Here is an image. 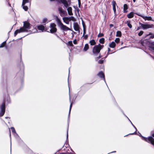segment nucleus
<instances>
[{"instance_id":"nucleus-1","label":"nucleus","mask_w":154,"mask_h":154,"mask_svg":"<svg viewBox=\"0 0 154 154\" xmlns=\"http://www.w3.org/2000/svg\"><path fill=\"white\" fill-rule=\"evenodd\" d=\"M23 27H21L19 29L16 30L14 33V36H15L18 33L23 32H27L28 30L30 29V24L27 22H23Z\"/></svg>"},{"instance_id":"nucleus-2","label":"nucleus","mask_w":154,"mask_h":154,"mask_svg":"<svg viewBox=\"0 0 154 154\" xmlns=\"http://www.w3.org/2000/svg\"><path fill=\"white\" fill-rule=\"evenodd\" d=\"M5 102H7L8 103H11L10 99L9 96L7 97L1 105L0 110V116H3L5 114Z\"/></svg>"},{"instance_id":"nucleus-3","label":"nucleus","mask_w":154,"mask_h":154,"mask_svg":"<svg viewBox=\"0 0 154 154\" xmlns=\"http://www.w3.org/2000/svg\"><path fill=\"white\" fill-rule=\"evenodd\" d=\"M56 20L57 22L58 25L61 30L64 31L71 30L69 28L63 24L60 19L57 16L56 17Z\"/></svg>"},{"instance_id":"nucleus-4","label":"nucleus","mask_w":154,"mask_h":154,"mask_svg":"<svg viewBox=\"0 0 154 154\" xmlns=\"http://www.w3.org/2000/svg\"><path fill=\"white\" fill-rule=\"evenodd\" d=\"M145 43L148 46L149 48L152 50L154 51V42H150L147 40H144L141 42L142 45H144L143 44Z\"/></svg>"},{"instance_id":"nucleus-5","label":"nucleus","mask_w":154,"mask_h":154,"mask_svg":"<svg viewBox=\"0 0 154 154\" xmlns=\"http://www.w3.org/2000/svg\"><path fill=\"white\" fill-rule=\"evenodd\" d=\"M139 136L142 137L143 140L151 143L154 146V139L152 137L150 136L148 138H146L143 136L140 133H139Z\"/></svg>"},{"instance_id":"nucleus-6","label":"nucleus","mask_w":154,"mask_h":154,"mask_svg":"<svg viewBox=\"0 0 154 154\" xmlns=\"http://www.w3.org/2000/svg\"><path fill=\"white\" fill-rule=\"evenodd\" d=\"M100 50V48H99L97 45H95L93 49V54L95 56H97L98 54H99Z\"/></svg>"},{"instance_id":"nucleus-7","label":"nucleus","mask_w":154,"mask_h":154,"mask_svg":"<svg viewBox=\"0 0 154 154\" xmlns=\"http://www.w3.org/2000/svg\"><path fill=\"white\" fill-rule=\"evenodd\" d=\"M56 25L54 23L51 24L50 27L51 29L50 30V32L51 33L56 32L57 31V29L56 28Z\"/></svg>"},{"instance_id":"nucleus-8","label":"nucleus","mask_w":154,"mask_h":154,"mask_svg":"<svg viewBox=\"0 0 154 154\" xmlns=\"http://www.w3.org/2000/svg\"><path fill=\"white\" fill-rule=\"evenodd\" d=\"M139 24L141 26L143 29L152 28L153 26V24H143L140 22L139 23Z\"/></svg>"},{"instance_id":"nucleus-9","label":"nucleus","mask_w":154,"mask_h":154,"mask_svg":"<svg viewBox=\"0 0 154 154\" xmlns=\"http://www.w3.org/2000/svg\"><path fill=\"white\" fill-rule=\"evenodd\" d=\"M137 15L139 16L140 17H141L143 18L145 20H152V18L151 17H147V16H145L143 15L142 14H141L140 13H135Z\"/></svg>"},{"instance_id":"nucleus-10","label":"nucleus","mask_w":154,"mask_h":154,"mask_svg":"<svg viewBox=\"0 0 154 154\" xmlns=\"http://www.w3.org/2000/svg\"><path fill=\"white\" fill-rule=\"evenodd\" d=\"M58 10L60 14V16L61 17H63L66 14V11L63 10L62 8L59 7L58 8Z\"/></svg>"},{"instance_id":"nucleus-11","label":"nucleus","mask_w":154,"mask_h":154,"mask_svg":"<svg viewBox=\"0 0 154 154\" xmlns=\"http://www.w3.org/2000/svg\"><path fill=\"white\" fill-rule=\"evenodd\" d=\"M112 8L114 13L115 14L116 11V6H117V4L116 1H113L112 2Z\"/></svg>"},{"instance_id":"nucleus-12","label":"nucleus","mask_w":154,"mask_h":154,"mask_svg":"<svg viewBox=\"0 0 154 154\" xmlns=\"http://www.w3.org/2000/svg\"><path fill=\"white\" fill-rule=\"evenodd\" d=\"M97 75L100 78H103L105 82H106L105 78V75L102 71H100L97 74Z\"/></svg>"},{"instance_id":"nucleus-13","label":"nucleus","mask_w":154,"mask_h":154,"mask_svg":"<svg viewBox=\"0 0 154 154\" xmlns=\"http://www.w3.org/2000/svg\"><path fill=\"white\" fill-rule=\"evenodd\" d=\"M69 101L71 103H70V106L69 109V113L68 116V121H69V120H70V112H71V108L72 107V102H71V99H70V95H69Z\"/></svg>"},{"instance_id":"nucleus-14","label":"nucleus","mask_w":154,"mask_h":154,"mask_svg":"<svg viewBox=\"0 0 154 154\" xmlns=\"http://www.w3.org/2000/svg\"><path fill=\"white\" fill-rule=\"evenodd\" d=\"M60 2L64 5V6L67 8L69 5L67 2V1L66 0H60Z\"/></svg>"},{"instance_id":"nucleus-15","label":"nucleus","mask_w":154,"mask_h":154,"mask_svg":"<svg viewBox=\"0 0 154 154\" xmlns=\"http://www.w3.org/2000/svg\"><path fill=\"white\" fill-rule=\"evenodd\" d=\"M73 27L75 31H78L79 30V26L77 23H74L73 24Z\"/></svg>"},{"instance_id":"nucleus-16","label":"nucleus","mask_w":154,"mask_h":154,"mask_svg":"<svg viewBox=\"0 0 154 154\" xmlns=\"http://www.w3.org/2000/svg\"><path fill=\"white\" fill-rule=\"evenodd\" d=\"M37 27L39 30H41L42 32H43L45 29V27L42 25H38Z\"/></svg>"},{"instance_id":"nucleus-17","label":"nucleus","mask_w":154,"mask_h":154,"mask_svg":"<svg viewBox=\"0 0 154 154\" xmlns=\"http://www.w3.org/2000/svg\"><path fill=\"white\" fill-rule=\"evenodd\" d=\"M67 10L68 13V14L69 15H73V13L72 11V8L71 7H69L67 8Z\"/></svg>"},{"instance_id":"nucleus-18","label":"nucleus","mask_w":154,"mask_h":154,"mask_svg":"<svg viewBox=\"0 0 154 154\" xmlns=\"http://www.w3.org/2000/svg\"><path fill=\"white\" fill-rule=\"evenodd\" d=\"M134 13L133 12H131L130 13L128 14L127 16L129 18H131L134 17Z\"/></svg>"},{"instance_id":"nucleus-19","label":"nucleus","mask_w":154,"mask_h":154,"mask_svg":"<svg viewBox=\"0 0 154 154\" xmlns=\"http://www.w3.org/2000/svg\"><path fill=\"white\" fill-rule=\"evenodd\" d=\"M128 9V5L126 4H124V13L127 12L128 11H127Z\"/></svg>"},{"instance_id":"nucleus-20","label":"nucleus","mask_w":154,"mask_h":154,"mask_svg":"<svg viewBox=\"0 0 154 154\" xmlns=\"http://www.w3.org/2000/svg\"><path fill=\"white\" fill-rule=\"evenodd\" d=\"M116 46V44L115 42H112V43L110 44L109 45V46L111 48H114Z\"/></svg>"},{"instance_id":"nucleus-21","label":"nucleus","mask_w":154,"mask_h":154,"mask_svg":"<svg viewBox=\"0 0 154 154\" xmlns=\"http://www.w3.org/2000/svg\"><path fill=\"white\" fill-rule=\"evenodd\" d=\"M89 48V45L88 44H86L84 47L83 50L84 51H86Z\"/></svg>"},{"instance_id":"nucleus-22","label":"nucleus","mask_w":154,"mask_h":154,"mask_svg":"<svg viewBox=\"0 0 154 154\" xmlns=\"http://www.w3.org/2000/svg\"><path fill=\"white\" fill-rule=\"evenodd\" d=\"M122 33L121 31H118L116 32V36L117 37H121Z\"/></svg>"},{"instance_id":"nucleus-23","label":"nucleus","mask_w":154,"mask_h":154,"mask_svg":"<svg viewBox=\"0 0 154 154\" xmlns=\"http://www.w3.org/2000/svg\"><path fill=\"white\" fill-rule=\"evenodd\" d=\"M63 21L64 22H65L66 21H70L69 18V17H64L63 18Z\"/></svg>"},{"instance_id":"nucleus-24","label":"nucleus","mask_w":154,"mask_h":154,"mask_svg":"<svg viewBox=\"0 0 154 154\" xmlns=\"http://www.w3.org/2000/svg\"><path fill=\"white\" fill-rule=\"evenodd\" d=\"M131 124L133 126L135 129L136 131H135L134 133H132V134H132H132H136V132H137V129L136 128V127L134 126V125H133V123H132L131 122Z\"/></svg>"},{"instance_id":"nucleus-25","label":"nucleus","mask_w":154,"mask_h":154,"mask_svg":"<svg viewBox=\"0 0 154 154\" xmlns=\"http://www.w3.org/2000/svg\"><path fill=\"white\" fill-rule=\"evenodd\" d=\"M90 43L91 45H94L96 43L95 41L93 39L90 41Z\"/></svg>"},{"instance_id":"nucleus-26","label":"nucleus","mask_w":154,"mask_h":154,"mask_svg":"<svg viewBox=\"0 0 154 154\" xmlns=\"http://www.w3.org/2000/svg\"><path fill=\"white\" fill-rule=\"evenodd\" d=\"M105 41V39L104 38H102L100 39L99 42L101 44H103L104 43Z\"/></svg>"},{"instance_id":"nucleus-27","label":"nucleus","mask_w":154,"mask_h":154,"mask_svg":"<svg viewBox=\"0 0 154 154\" xmlns=\"http://www.w3.org/2000/svg\"><path fill=\"white\" fill-rule=\"evenodd\" d=\"M11 128L12 130V132L15 134L16 135L18 136V134L16 133L14 128L13 127H11Z\"/></svg>"},{"instance_id":"nucleus-28","label":"nucleus","mask_w":154,"mask_h":154,"mask_svg":"<svg viewBox=\"0 0 154 154\" xmlns=\"http://www.w3.org/2000/svg\"><path fill=\"white\" fill-rule=\"evenodd\" d=\"M25 5H22L23 8L25 11H27L28 10V8L27 6H26Z\"/></svg>"},{"instance_id":"nucleus-29","label":"nucleus","mask_w":154,"mask_h":154,"mask_svg":"<svg viewBox=\"0 0 154 154\" xmlns=\"http://www.w3.org/2000/svg\"><path fill=\"white\" fill-rule=\"evenodd\" d=\"M29 2V0H23L22 5H25L26 3H28Z\"/></svg>"},{"instance_id":"nucleus-30","label":"nucleus","mask_w":154,"mask_h":154,"mask_svg":"<svg viewBox=\"0 0 154 154\" xmlns=\"http://www.w3.org/2000/svg\"><path fill=\"white\" fill-rule=\"evenodd\" d=\"M126 23H127V25L129 27V28H132V25H131V24L130 23V22H129L128 21H127L126 22Z\"/></svg>"},{"instance_id":"nucleus-31","label":"nucleus","mask_w":154,"mask_h":154,"mask_svg":"<svg viewBox=\"0 0 154 154\" xmlns=\"http://www.w3.org/2000/svg\"><path fill=\"white\" fill-rule=\"evenodd\" d=\"M83 27V35L85 34L86 33V29L85 28V25L83 24L82 23Z\"/></svg>"},{"instance_id":"nucleus-32","label":"nucleus","mask_w":154,"mask_h":154,"mask_svg":"<svg viewBox=\"0 0 154 154\" xmlns=\"http://www.w3.org/2000/svg\"><path fill=\"white\" fill-rule=\"evenodd\" d=\"M69 21L72 20L73 21H75V18L73 16H71L69 17Z\"/></svg>"},{"instance_id":"nucleus-33","label":"nucleus","mask_w":154,"mask_h":154,"mask_svg":"<svg viewBox=\"0 0 154 154\" xmlns=\"http://www.w3.org/2000/svg\"><path fill=\"white\" fill-rule=\"evenodd\" d=\"M6 43V41L3 42L0 45V48L4 47Z\"/></svg>"},{"instance_id":"nucleus-34","label":"nucleus","mask_w":154,"mask_h":154,"mask_svg":"<svg viewBox=\"0 0 154 154\" xmlns=\"http://www.w3.org/2000/svg\"><path fill=\"white\" fill-rule=\"evenodd\" d=\"M99 55L98 57H96L95 59V60L96 61H97L98 60L101 58L102 57V56H101L100 54H99Z\"/></svg>"},{"instance_id":"nucleus-35","label":"nucleus","mask_w":154,"mask_h":154,"mask_svg":"<svg viewBox=\"0 0 154 154\" xmlns=\"http://www.w3.org/2000/svg\"><path fill=\"white\" fill-rule=\"evenodd\" d=\"M48 22V19L47 18H44L42 20V23H45Z\"/></svg>"},{"instance_id":"nucleus-36","label":"nucleus","mask_w":154,"mask_h":154,"mask_svg":"<svg viewBox=\"0 0 154 154\" xmlns=\"http://www.w3.org/2000/svg\"><path fill=\"white\" fill-rule=\"evenodd\" d=\"M104 35L103 33H100L97 35V37H98V38H100V37H103V36Z\"/></svg>"},{"instance_id":"nucleus-37","label":"nucleus","mask_w":154,"mask_h":154,"mask_svg":"<svg viewBox=\"0 0 154 154\" xmlns=\"http://www.w3.org/2000/svg\"><path fill=\"white\" fill-rule=\"evenodd\" d=\"M68 45L70 46H72L73 45L72 43V42L71 41H69L68 42Z\"/></svg>"},{"instance_id":"nucleus-38","label":"nucleus","mask_w":154,"mask_h":154,"mask_svg":"<svg viewBox=\"0 0 154 154\" xmlns=\"http://www.w3.org/2000/svg\"><path fill=\"white\" fill-rule=\"evenodd\" d=\"M97 46H98V47L100 48V50H101L103 47V45H101L100 44H99L98 45H97Z\"/></svg>"},{"instance_id":"nucleus-39","label":"nucleus","mask_w":154,"mask_h":154,"mask_svg":"<svg viewBox=\"0 0 154 154\" xmlns=\"http://www.w3.org/2000/svg\"><path fill=\"white\" fill-rule=\"evenodd\" d=\"M104 60H100L98 61V63L99 64H102L103 63Z\"/></svg>"},{"instance_id":"nucleus-40","label":"nucleus","mask_w":154,"mask_h":154,"mask_svg":"<svg viewBox=\"0 0 154 154\" xmlns=\"http://www.w3.org/2000/svg\"><path fill=\"white\" fill-rule=\"evenodd\" d=\"M143 32L142 31H141L140 32L138 33V35L139 36H141L143 33Z\"/></svg>"},{"instance_id":"nucleus-41","label":"nucleus","mask_w":154,"mask_h":154,"mask_svg":"<svg viewBox=\"0 0 154 154\" xmlns=\"http://www.w3.org/2000/svg\"><path fill=\"white\" fill-rule=\"evenodd\" d=\"M119 41L120 39L119 38H116L115 40V42L117 43H118L119 42Z\"/></svg>"},{"instance_id":"nucleus-42","label":"nucleus","mask_w":154,"mask_h":154,"mask_svg":"<svg viewBox=\"0 0 154 154\" xmlns=\"http://www.w3.org/2000/svg\"><path fill=\"white\" fill-rule=\"evenodd\" d=\"M82 37H84V38L85 39H86L88 38V36L87 35H85V34L84 35H83Z\"/></svg>"},{"instance_id":"nucleus-43","label":"nucleus","mask_w":154,"mask_h":154,"mask_svg":"<svg viewBox=\"0 0 154 154\" xmlns=\"http://www.w3.org/2000/svg\"><path fill=\"white\" fill-rule=\"evenodd\" d=\"M24 65L22 62V64H21V70L23 71L24 70Z\"/></svg>"},{"instance_id":"nucleus-44","label":"nucleus","mask_w":154,"mask_h":154,"mask_svg":"<svg viewBox=\"0 0 154 154\" xmlns=\"http://www.w3.org/2000/svg\"><path fill=\"white\" fill-rule=\"evenodd\" d=\"M78 5H79V7L80 8L81 5V0H78Z\"/></svg>"},{"instance_id":"nucleus-45","label":"nucleus","mask_w":154,"mask_h":154,"mask_svg":"<svg viewBox=\"0 0 154 154\" xmlns=\"http://www.w3.org/2000/svg\"><path fill=\"white\" fill-rule=\"evenodd\" d=\"M73 43L74 44H77V42L76 39H75L73 40Z\"/></svg>"},{"instance_id":"nucleus-46","label":"nucleus","mask_w":154,"mask_h":154,"mask_svg":"<svg viewBox=\"0 0 154 154\" xmlns=\"http://www.w3.org/2000/svg\"><path fill=\"white\" fill-rule=\"evenodd\" d=\"M109 53H107V54L106 55V56L102 58V59H104V60L105 58H106V57L109 55Z\"/></svg>"},{"instance_id":"nucleus-47","label":"nucleus","mask_w":154,"mask_h":154,"mask_svg":"<svg viewBox=\"0 0 154 154\" xmlns=\"http://www.w3.org/2000/svg\"><path fill=\"white\" fill-rule=\"evenodd\" d=\"M123 114L124 115V116H126V117H127V118L129 120V121L131 122L130 120L127 117V116L123 113Z\"/></svg>"},{"instance_id":"nucleus-48","label":"nucleus","mask_w":154,"mask_h":154,"mask_svg":"<svg viewBox=\"0 0 154 154\" xmlns=\"http://www.w3.org/2000/svg\"><path fill=\"white\" fill-rule=\"evenodd\" d=\"M68 130H67V136H66V139H67V140L68 139Z\"/></svg>"},{"instance_id":"nucleus-49","label":"nucleus","mask_w":154,"mask_h":154,"mask_svg":"<svg viewBox=\"0 0 154 154\" xmlns=\"http://www.w3.org/2000/svg\"><path fill=\"white\" fill-rule=\"evenodd\" d=\"M55 35H56V36H57V37L58 38H59V39H61V40H62V39H61V38L60 37H59L57 35V34H55Z\"/></svg>"},{"instance_id":"nucleus-50","label":"nucleus","mask_w":154,"mask_h":154,"mask_svg":"<svg viewBox=\"0 0 154 154\" xmlns=\"http://www.w3.org/2000/svg\"><path fill=\"white\" fill-rule=\"evenodd\" d=\"M110 51H111V50H110V48H108V53H109V52Z\"/></svg>"},{"instance_id":"nucleus-51","label":"nucleus","mask_w":154,"mask_h":154,"mask_svg":"<svg viewBox=\"0 0 154 154\" xmlns=\"http://www.w3.org/2000/svg\"><path fill=\"white\" fill-rule=\"evenodd\" d=\"M64 23H66V24H69V21H65V22H64Z\"/></svg>"},{"instance_id":"nucleus-52","label":"nucleus","mask_w":154,"mask_h":154,"mask_svg":"<svg viewBox=\"0 0 154 154\" xmlns=\"http://www.w3.org/2000/svg\"><path fill=\"white\" fill-rule=\"evenodd\" d=\"M150 38H154V35H152L150 36Z\"/></svg>"},{"instance_id":"nucleus-53","label":"nucleus","mask_w":154,"mask_h":154,"mask_svg":"<svg viewBox=\"0 0 154 154\" xmlns=\"http://www.w3.org/2000/svg\"><path fill=\"white\" fill-rule=\"evenodd\" d=\"M109 26L110 27H112L113 26V25L112 24H110Z\"/></svg>"},{"instance_id":"nucleus-54","label":"nucleus","mask_w":154,"mask_h":154,"mask_svg":"<svg viewBox=\"0 0 154 154\" xmlns=\"http://www.w3.org/2000/svg\"><path fill=\"white\" fill-rule=\"evenodd\" d=\"M149 55L151 57H152V58H153V57H152L150 54H149Z\"/></svg>"},{"instance_id":"nucleus-55","label":"nucleus","mask_w":154,"mask_h":154,"mask_svg":"<svg viewBox=\"0 0 154 154\" xmlns=\"http://www.w3.org/2000/svg\"><path fill=\"white\" fill-rule=\"evenodd\" d=\"M67 1V2H69V4H70V2H71V1H70V0H68Z\"/></svg>"},{"instance_id":"nucleus-56","label":"nucleus","mask_w":154,"mask_h":154,"mask_svg":"<svg viewBox=\"0 0 154 154\" xmlns=\"http://www.w3.org/2000/svg\"><path fill=\"white\" fill-rule=\"evenodd\" d=\"M152 136L153 137H154V134H152Z\"/></svg>"},{"instance_id":"nucleus-57","label":"nucleus","mask_w":154,"mask_h":154,"mask_svg":"<svg viewBox=\"0 0 154 154\" xmlns=\"http://www.w3.org/2000/svg\"><path fill=\"white\" fill-rule=\"evenodd\" d=\"M32 152V151L31 150H29V153H31V152Z\"/></svg>"},{"instance_id":"nucleus-58","label":"nucleus","mask_w":154,"mask_h":154,"mask_svg":"<svg viewBox=\"0 0 154 154\" xmlns=\"http://www.w3.org/2000/svg\"><path fill=\"white\" fill-rule=\"evenodd\" d=\"M5 118V119L10 118L8 117H6Z\"/></svg>"},{"instance_id":"nucleus-59","label":"nucleus","mask_w":154,"mask_h":154,"mask_svg":"<svg viewBox=\"0 0 154 154\" xmlns=\"http://www.w3.org/2000/svg\"><path fill=\"white\" fill-rule=\"evenodd\" d=\"M134 2H135L136 1V0H133Z\"/></svg>"},{"instance_id":"nucleus-60","label":"nucleus","mask_w":154,"mask_h":154,"mask_svg":"<svg viewBox=\"0 0 154 154\" xmlns=\"http://www.w3.org/2000/svg\"><path fill=\"white\" fill-rule=\"evenodd\" d=\"M51 1H55V0H50Z\"/></svg>"},{"instance_id":"nucleus-61","label":"nucleus","mask_w":154,"mask_h":154,"mask_svg":"<svg viewBox=\"0 0 154 154\" xmlns=\"http://www.w3.org/2000/svg\"><path fill=\"white\" fill-rule=\"evenodd\" d=\"M139 29V27H137V30H138Z\"/></svg>"},{"instance_id":"nucleus-62","label":"nucleus","mask_w":154,"mask_h":154,"mask_svg":"<svg viewBox=\"0 0 154 154\" xmlns=\"http://www.w3.org/2000/svg\"><path fill=\"white\" fill-rule=\"evenodd\" d=\"M9 131L10 132V137L11 136V132H10V130H9Z\"/></svg>"},{"instance_id":"nucleus-63","label":"nucleus","mask_w":154,"mask_h":154,"mask_svg":"<svg viewBox=\"0 0 154 154\" xmlns=\"http://www.w3.org/2000/svg\"><path fill=\"white\" fill-rule=\"evenodd\" d=\"M151 33H149V35H151Z\"/></svg>"},{"instance_id":"nucleus-64","label":"nucleus","mask_w":154,"mask_h":154,"mask_svg":"<svg viewBox=\"0 0 154 154\" xmlns=\"http://www.w3.org/2000/svg\"><path fill=\"white\" fill-rule=\"evenodd\" d=\"M9 4V6H11V5L10 4Z\"/></svg>"}]
</instances>
